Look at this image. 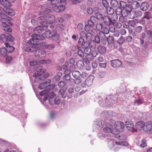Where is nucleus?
<instances>
[{
	"mask_svg": "<svg viewBox=\"0 0 152 152\" xmlns=\"http://www.w3.org/2000/svg\"><path fill=\"white\" fill-rule=\"evenodd\" d=\"M47 29V26H41L36 27L34 30L35 34L32 36V38L28 41V43L34 44L37 40L43 39L44 37L52 38L55 41L59 39V36L56 31H53L51 32L50 30L46 31Z\"/></svg>",
	"mask_w": 152,
	"mask_h": 152,
	"instance_id": "1",
	"label": "nucleus"
},
{
	"mask_svg": "<svg viewBox=\"0 0 152 152\" xmlns=\"http://www.w3.org/2000/svg\"><path fill=\"white\" fill-rule=\"evenodd\" d=\"M0 38L3 42L5 43L8 41L12 42L14 40L13 37L10 34L7 33H6L4 34H1Z\"/></svg>",
	"mask_w": 152,
	"mask_h": 152,
	"instance_id": "2",
	"label": "nucleus"
},
{
	"mask_svg": "<svg viewBox=\"0 0 152 152\" xmlns=\"http://www.w3.org/2000/svg\"><path fill=\"white\" fill-rule=\"evenodd\" d=\"M37 43V41L35 42L34 44H31V45H34V47H28L26 48L25 49V51L28 52H37V50H39V45L36 44Z\"/></svg>",
	"mask_w": 152,
	"mask_h": 152,
	"instance_id": "3",
	"label": "nucleus"
},
{
	"mask_svg": "<svg viewBox=\"0 0 152 152\" xmlns=\"http://www.w3.org/2000/svg\"><path fill=\"white\" fill-rule=\"evenodd\" d=\"M143 131L145 132H152V121H147L145 123Z\"/></svg>",
	"mask_w": 152,
	"mask_h": 152,
	"instance_id": "4",
	"label": "nucleus"
},
{
	"mask_svg": "<svg viewBox=\"0 0 152 152\" xmlns=\"http://www.w3.org/2000/svg\"><path fill=\"white\" fill-rule=\"evenodd\" d=\"M124 123L121 122L117 121L115 124V127L116 130L119 132H122L124 128Z\"/></svg>",
	"mask_w": 152,
	"mask_h": 152,
	"instance_id": "5",
	"label": "nucleus"
},
{
	"mask_svg": "<svg viewBox=\"0 0 152 152\" xmlns=\"http://www.w3.org/2000/svg\"><path fill=\"white\" fill-rule=\"evenodd\" d=\"M105 34L102 33V32L100 31L99 33V35L95 37V40L96 42L99 43H100V41L105 40L106 37Z\"/></svg>",
	"mask_w": 152,
	"mask_h": 152,
	"instance_id": "6",
	"label": "nucleus"
},
{
	"mask_svg": "<svg viewBox=\"0 0 152 152\" xmlns=\"http://www.w3.org/2000/svg\"><path fill=\"white\" fill-rule=\"evenodd\" d=\"M2 18L1 19V21L2 23V24H10V21L12 20V18L5 15L4 16H1Z\"/></svg>",
	"mask_w": 152,
	"mask_h": 152,
	"instance_id": "7",
	"label": "nucleus"
},
{
	"mask_svg": "<svg viewBox=\"0 0 152 152\" xmlns=\"http://www.w3.org/2000/svg\"><path fill=\"white\" fill-rule=\"evenodd\" d=\"M125 123L126 126L128 130L130 131H133L134 130V125L132 121L128 120Z\"/></svg>",
	"mask_w": 152,
	"mask_h": 152,
	"instance_id": "8",
	"label": "nucleus"
},
{
	"mask_svg": "<svg viewBox=\"0 0 152 152\" xmlns=\"http://www.w3.org/2000/svg\"><path fill=\"white\" fill-rule=\"evenodd\" d=\"M111 65L113 67H117L120 66L122 64V62L118 59L111 60Z\"/></svg>",
	"mask_w": 152,
	"mask_h": 152,
	"instance_id": "9",
	"label": "nucleus"
},
{
	"mask_svg": "<svg viewBox=\"0 0 152 152\" xmlns=\"http://www.w3.org/2000/svg\"><path fill=\"white\" fill-rule=\"evenodd\" d=\"M145 122L143 121H140L137 122L135 125V127L137 130H143V128L144 127Z\"/></svg>",
	"mask_w": 152,
	"mask_h": 152,
	"instance_id": "10",
	"label": "nucleus"
},
{
	"mask_svg": "<svg viewBox=\"0 0 152 152\" xmlns=\"http://www.w3.org/2000/svg\"><path fill=\"white\" fill-rule=\"evenodd\" d=\"M106 127L103 129V130L106 132L112 133L113 132V126L110 123H107L105 124Z\"/></svg>",
	"mask_w": 152,
	"mask_h": 152,
	"instance_id": "11",
	"label": "nucleus"
},
{
	"mask_svg": "<svg viewBox=\"0 0 152 152\" xmlns=\"http://www.w3.org/2000/svg\"><path fill=\"white\" fill-rule=\"evenodd\" d=\"M48 61V60H45L39 61H33L30 62V64L31 66L37 65L39 64H44L45 63H47V61Z\"/></svg>",
	"mask_w": 152,
	"mask_h": 152,
	"instance_id": "12",
	"label": "nucleus"
},
{
	"mask_svg": "<svg viewBox=\"0 0 152 152\" xmlns=\"http://www.w3.org/2000/svg\"><path fill=\"white\" fill-rule=\"evenodd\" d=\"M0 3L5 9L12 6V4L9 0H0Z\"/></svg>",
	"mask_w": 152,
	"mask_h": 152,
	"instance_id": "13",
	"label": "nucleus"
},
{
	"mask_svg": "<svg viewBox=\"0 0 152 152\" xmlns=\"http://www.w3.org/2000/svg\"><path fill=\"white\" fill-rule=\"evenodd\" d=\"M51 80L49 79H47L45 82L39 84L38 87L39 88L43 89H45L49 85V84L50 83Z\"/></svg>",
	"mask_w": 152,
	"mask_h": 152,
	"instance_id": "14",
	"label": "nucleus"
},
{
	"mask_svg": "<svg viewBox=\"0 0 152 152\" xmlns=\"http://www.w3.org/2000/svg\"><path fill=\"white\" fill-rule=\"evenodd\" d=\"M94 79L93 76L91 75L88 76L85 80V82L87 86H90L92 84L93 80Z\"/></svg>",
	"mask_w": 152,
	"mask_h": 152,
	"instance_id": "15",
	"label": "nucleus"
},
{
	"mask_svg": "<svg viewBox=\"0 0 152 152\" xmlns=\"http://www.w3.org/2000/svg\"><path fill=\"white\" fill-rule=\"evenodd\" d=\"M4 45L6 47L7 52L12 53L14 51L15 48L13 46L10 45L7 42L4 43Z\"/></svg>",
	"mask_w": 152,
	"mask_h": 152,
	"instance_id": "16",
	"label": "nucleus"
},
{
	"mask_svg": "<svg viewBox=\"0 0 152 152\" xmlns=\"http://www.w3.org/2000/svg\"><path fill=\"white\" fill-rule=\"evenodd\" d=\"M1 28L4 31L8 32H11L12 31L10 26L7 24H2Z\"/></svg>",
	"mask_w": 152,
	"mask_h": 152,
	"instance_id": "17",
	"label": "nucleus"
},
{
	"mask_svg": "<svg viewBox=\"0 0 152 152\" xmlns=\"http://www.w3.org/2000/svg\"><path fill=\"white\" fill-rule=\"evenodd\" d=\"M97 48L99 52L101 54L104 53L106 51V47L102 45H99L97 47Z\"/></svg>",
	"mask_w": 152,
	"mask_h": 152,
	"instance_id": "18",
	"label": "nucleus"
},
{
	"mask_svg": "<svg viewBox=\"0 0 152 152\" xmlns=\"http://www.w3.org/2000/svg\"><path fill=\"white\" fill-rule=\"evenodd\" d=\"M5 12L10 16H13L15 13L14 11L10 7L5 9Z\"/></svg>",
	"mask_w": 152,
	"mask_h": 152,
	"instance_id": "19",
	"label": "nucleus"
},
{
	"mask_svg": "<svg viewBox=\"0 0 152 152\" xmlns=\"http://www.w3.org/2000/svg\"><path fill=\"white\" fill-rule=\"evenodd\" d=\"M103 19L104 23L109 26H110L111 24H113V23H111L110 18L109 17L105 16L103 18Z\"/></svg>",
	"mask_w": 152,
	"mask_h": 152,
	"instance_id": "20",
	"label": "nucleus"
},
{
	"mask_svg": "<svg viewBox=\"0 0 152 152\" xmlns=\"http://www.w3.org/2000/svg\"><path fill=\"white\" fill-rule=\"evenodd\" d=\"M149 7L148 3L146 2L142 3L140 7L141 9L143 11H145L147 10Z\"/></svg>",
	"mask_w": 152,
	"mask_h": 152,
	"instance_id": "21",
	"label": "nucleus"
},
{
	"mask_svg": "<svg viewBox=\"0 0 152 152\" xmlns=\"http://www.w3.org/2000/svg\"><path fill=\"white\" fill-rule=\"evenodd\" d=\"M77 67L80 69H82L84 67L83 61L82 60H79L77 63Z\"/></svg>",
	"mask_w": 152,
	"mask_h": 152,
	"instance_id": "22",
	"label": "nucleus"
},
{
	"mask_svg": "<svg viewBox=\"0 0 152 152\" xmlns=\"http://www.w3.org/2000/svg\"><path fill=\"white\" fill-rule=\"evenodd\" d=\"M73 77L75 78H78L80 76L81 74L80 72L78 71H75L72 73Z\"/></svg>",
	"mask_w": 152,
	"mask_h": 152,
	"instance_id": "23",
	"label": "nucleus"
},
{
	"mask_svg": "<svg viewBox=\"0 0 152 152\" xmlns=\"http://www.w3.org/2000/svg\"><path fill=\"white\" fill-rule=\"evenodd\" d=\"M131 6L133 9H136L139 7L140 5L138 2L134 1L132 3Z\"/></svg>",
	"mask_w": 152,
	"mask_h": 152,
	"instance_id": "24",
	"label": "nucleus"
},
{
	"mask_svg": "<svg viewBox=\"0 0 152 152\" xmlns=\"http://www.w3.org/2000/svg\"><path fill=\"white\" fill-rule=\"evenodd\" d=\"M91 55H87L85 57L83 58V61L86 64H88L90 63V61L91 58H90Z\"/></svg>",
	"mask_w": 152,
	"mask_h": 152,
	"instance_id": "25",
	"label": "nucleus"
},
{
	"mask_svg": "<svg viewBox=\"0 0 152 152\" xmlns=\"http://www.w3.org/2000/svg\"><path fill=\"white\" fill-rule=\"evenodd\" d=\"M65 9V7L63 5H59L56 8V10L57 12H60L63 11Z\"/></svg>",
	"mask_w": 152,
	"mask_h": 152,
	"instance_id": "26",
	"label": "nucleus"
},
{
	"mask_svg": "<svg viewBox=\"0 0 152 152\" xmlns=\"http://www.w3.org/2000/svg\"><path fill=\"white\" fill-rule=\"evenodd\" d=\"M59 94L61 95L63 98H65L66 96V90L63 89H60L59 92Z\"/></svg>",
	"mask_w": 152,
	"mask_h": 152,
	"instance_id": "27",
	"label": "nucleus"
},
{
	"mask_svg": "<svg viewBox=\"0 0 152 152\" xmlns=\"http://www.w3.org/2000/svg\"><path fill=\"white\" fill-rule=\"evenodd\" d=\"M107 40L109 44H113L114 42V39L113 36H109L107 38Z\"/></svg>",
	"mask_w": 152,
	"mask_h": 152,
	"instance_id": "28",
	"label": "nucleus"
},
{
	"mask_svg": "<svg viewBox=\"0 0 152 152\" xmlns=\"http://www.w3.org/2000/svg\"><path fill=\"white\" fill-rule=\"evenodd\" d=\"M106 8L107 9V12L108 14L112 15L114 13V10L113 8L110 7H108V6Z\"/></svg>",
	"mask_w": 152,
	"mask_h": 152,
	"instance_id": "29",
	"label": "nucleus"
},
{
	"mask_svg": "<svg viewBox=\"0 0 152 152\" xmlns=\"http://www.w3.org/2000/svg\"><path fill=\"white\" fill-rule=\"evenodd\" d=\"M110 4L113 7H115L118 5V3L116 0H111Z\"/></svg>",
	"mask_w": 152,
	"mask_h": 152,
	"instance_id": "30",
	"label": "nucleus"
},
{
	"mask_svg": "<svg viewBox=\"0 0 152 152\" xmlns=\"http://www.w3.org/2000/svg\"><path fill=\"white\" fill-rule=\"evenodd\" d=\"M130 13V11H127L126 9H123L121 15L124 17H126L129 13Z\"/></svg>",
	"mask_w": 152,
	"mask_h": 152,
	"instance_id": "31",
	"label": "nucleus"
},
{
	"mask_svg": "<svg viewBox=\"0 0 152 152\" xmlns=\"http://www.w3.org/2000/svg\"><path fill=\"white\" fill-rule=\"evenodd\" d=\"M91 52V49L90 48V46L85 48L84 50V52L87 55H91L90 53Z\"/></svg>",
	"mask_w": 152,
	"mask_h": 152,
	"instance_id": "32",
	"label": "nucleus"
},
{
	"mask_svg": "<svg viewBox=\"0 0 152 152\" xmlns=\"http://www.w3.org/2000/svg\"><path fill=\"white\" fill-rule=\"evenodd\" d=\"M77 47L78 48L77 53L78 55L81 57H83L84 55V52L82 50L79 49L80 48L79 47L77 46Z\"/></svg>",
	"mask_w": 152,
	"mask_h": 152,
	"instance_id": "33",
	"label": "nucleus"
},
{
	"mask_svg": "<svg viewBox=\"0 0 152 152\" xmlns=\"http://www.w3.org/2000/svg\"><path fill=\"white\" fill-rule=\"evenodd\" d=\"M134 18H137L140 17L142 15V13L140 11H135L134 13Z\"/></svg>",
	"mask_w": 152,
	"mask_h": 152,
	"instance_id": "34",
	"label": "nucleus"
},
{
	"mask_svg": "<svg viewBox=\"0 0 152 152\" xmlns=\"http://www.w3.org/2000/svg\"><path fill=\"white\" fill-rule=\"evenodd\" d=\"M118 19L117 16L116 15H111L110 18L111 21V23H113V24H114V22L117 21Z\"/></svg>",
	"mask_w": 152,
	"mask_h": 152,
	"instance_id": "35",
	"label": "nucleus"
},
{
	"mask_svg": "<svg viewBox=\"0 0 152 152\" xmlns=\"http://www.w3.org/2000/svg\"><path fill=\"white\" fill-rule=\"evenodd\" d=\"M62 74L61 72H58L57 75L54 77V79L56 81H59L61 78V76L62 75Z\"/></svg>",
	"mask_w": 152,
	"mask_h": 152,
	"instance_id": "36",
	"label": "nucleus"
},
{
	"mask_svg": "<svg viewBox=\"0 0 152 152\" xmlns=\"http://www.w3.org/2000/svg\"><path fill=\"white\" fill-rule=\"evenodd\" d=\"M125 41V39H124L123 37H121L117 41V43L120 45L122 44Z\"/></svg>",
	"mask_w": 152,
	"mask_h": 152,
	"instance_id": "37",
	"label": "nucleus"
},
{
	"mask_svg": "<svg viewBox=\"0 0 152 152\" xmlns=\"http://www.w3.org/2000/svg\"><path fill=\"white\" fill-rule=\"evenodd\" d=\"M123 10L121 7H118L115 10V12L117 15H121Z\"/></svg>",
	"mask_w": 152,
	"mask_h": 152,
	"instance_id": "38",
	"label": "nucleus"
},
{
	"mask_svg": "<svg viewBox=\"0 0 152 152\" xmlns=\"http://www.w3.org/2000/svg\"><path fill=\"white\" fill-rule=\"evenodd\" d=\"M86 39L88 41L91 40L92 39V35L90 33H87L86 35Z\"/></svg>",
	"mask_w": 152,
	"mask_h": 152,
	"instance_id": "39",
	"label": "nucleus"
},
{
	"mask_svg": "<svg viewBox=\"0 0 152 152\" xmlns=\"http://www.w3.org/2000/svg\"><path fill=\"white\" fill-rule=\"evenodd\" d=\"M141 143L140 145V146L143 148H144L147 146V144L146 143V141L144 139L142 140L141 141Z\"/></svg>",
	"mask_w": 152,
	"mask_h": 152,
	"instance_id": "40",
	"label": "nucleus"
},
{
	"mask_svg": "<svg viewBox=\"0 0 152 152\" xmlns=\"http://www.w3.org/2000/svg\"><path fill=\"white\" fill-rule=\"evenodd\" d=\"M0 52L1 54L3 56H4L6 55L7 51L6 48H1Z\"/></svg>",
	"mask_w": 152,
	"mask_h": 152,
	"instance_id": "41",
	"label": "nucleus"
},
{
	"mask_svg": "<svg viewBox=\"0 0 152 152\" xmlns=\"http://www.w3.org/2000/svg\"><path fill=\"white\" fill-rule=\"evenodd\" d=\"M109 31H110L112 32H114L115 31V29L114 26V24H111L109 26Z\"/></svg>",
	"mask_w": 152,
	"mask_h": 152,
	"instance_id": "42",
	"label": "nucleus"
},
{
	"mask_svg": "<svg viewBox=\"0 0 152 152\" xmlns=\"http://www.w3.org/2000/svg\"><path fill=\"white\" fill-rule=\"evenodd\" d=\"M55 85L54 84H52L51 85L49 84V85L47 86V88L46 89L47 91L48 92L50 90L55 88Z\"/></svg>",
	"mask_w": 152,
	"mask_h": 152,
	"instance_id": "43",
	"label": "nucleus"
},
{
	"mask_svg": "<svg viewBox=\"0 0 152 152\" xmlns=\"http://www.w3.org/2000/svg\"><path fill=\"white\" fill-rule=\"evenodd\" d=\"M49 1H50L51 3V4L52 5V6L53 7H57V0H48Z\"/></svg>",
	"mask_w": 152,
	"mask_h": 152,
	"instance_id": "44",
	"label": "nucleus"
},
{
	"mask_svg": "<svg viewBox=\"0 0 152 152\" xmlns=\"http://www.w3.org/2000/svg\"><path fill=\"white\" fill-rule=\"evenodd\" d=\"M89 43L88 42H84L81 45V47L83 48H86L89 47Z\"/></svg>",
	"mask_w": 152,
	"mask_h": 152,
	"instance_id": "45",
	"label": "nucleus"
},
{
	"mask_svg": "<svg viewBox=\"0 0 152 152\" xmlns=\"http://www.w3.org/2000/svg\"><path fill=\"white\" fill-rule=\"evenodd\" d=\"M115 143L117 145L124 146H126L128 145V143L125 141L122 142H115Z\"/></svg>",
	"mask_w": 152,
	"mask_h": 152,
	"instance_id": "46",
	"label": "nucleus"
},
{
	"mask_svg": "<svg viewBox=\"0 0 152 152\" xmlns=\"http://www.w3.org/2000/svg\"><path fill=\"white\" fill-rule=\"evenodd\" d=\"M101 32H102L103 33L105 34H107L109 33V28H104L102 29V30L101 31Z\"/></svg>",
	"mask_w": 152,
	"mask_h": 152,
	"instance_id": "47",
	"label": "nucleus"
},
{
	"mask_svg": "<svg viewBox=\"0 0 152 152\" xmlns=\"http://www.w3.org/2000/svg\"><path fill=\"white\" fill-rule=\"evenodd\" d=\"M66 84V83L64 81H61L58 83V86L60 88H63Z\"/></svg>",
	"mask_w": 152,
	"mask_h": 152,
	"instance_id": "48",
	"label": "nucleus"
},
{
	"mask_svg": "<svg viewBox=\"0 0 152 152\" xmlns=\"http://www.w3.org/2000/svg\"><path fill=\"white\" fill-rule=\"evenodd\" d=\"M120 5L123 8H125L127 7V4L124 1H121L120 2Z\"/></svg>",
	"mask_w": 152,
	"mask_h": 152,
	"instance_id": "49",
	"label": "nucleus"
},
{
	"mask_svg": "<svg viewBox=\"0 0 152 152\" xmlns=\"http://www.w3.org/2000/svg\"><path fill=\"white\" fill-rule=\"evenodd\" d=\"M95 15L96 16V19L97 20L103 19V17L102 15L99 12L96 13Z\"/></svg>",
	"mask_w": 152,
	"mask_h": 152,
	"instance_id": "50",
	"label": "nucleus"
},
{
	"mask_svg": "<svg viewBox=\"0 0 152 152\" xmlns=\"http://www.w3.org/2000/svg\"><path fill=\"white\" fill-rule=\"evenodd\" d=\"M88 25L91 28H93L94 27V23L91 21L90 20L88 21Z\"/></svg>",
	"mask_w": 152,
	"mask_h": 152,
	"instance_id": "51",
	"label": "nucleus"
},
{
	"mask_svg": "<svg viewBox=\"0 0 152 152\" xmlns=\"http://www.w3.org/2000/svg\"><path fill=\"white\" fill-rule=\"evenodd\" d=\"M42 75L40 73V71L39 70L35 72L33 75V76L35 77H37Z\"/></svg>",
	"mask_w": 152,
	"mask_h": 152,
	"instance_id": "52",
	"label": "nucleus"
},
{
	"mask_svg": "<svg viewBox=\"0 0 152 152\" xmlns=\"http://www.w3.org/2000/svg\"><path fill=\"white\" fill-rule=\"evenodd\" d=\"M5 12V9L4 10L2 7H0V14L1 17L6 15Z\"/></svg>",
	"mask_w": 152,
	"mask_h": 152,
	"instance_id": "53",
	"label": "nucleus"
},
{
	"mask_svg": "<svg viewBox=\"0 0 152 152\" xmlns=\"http://www.w3.org/2000/svg\"><path fill=\"white\" fill-rule=\"evenodd\" d=\"M142 30V28L141 26H138L136 27L135 31L137 33H140L141 31Z\"/></svg>",
	"mask_w": 152,
	"mask_h": 152,
	"instance_id": "54",
	"label": "nucleus"
},
{
	"mask_svg": "<svg viewBox=\"0 0 152 152\" xmlns=\"http://www.w3.org/2000/svg\"><path fill=\"white\" fill-rule=\"evenodd\" d=\"M96 29L98 30L99 31H102L103 28L102 25L100 24H97L96 25Z\"/></svg>",
	"mask_w": 152,
	"mask_h": 152,
	"instance_id": "55",
	"label": "nucleus"
},
{
	"mask_svg": "<svg viewBox=\"0 0 152 152\" xmlns=\"http://www.w3.org/2000/svg\"><path fill=\"white\" fill-rule=\"evenodd\" d=\"M151 17V13L149 12H145L144 18L147 19H150Z\"/></svg>",
	"mask_w": 152,
	"mask_h": 152,
	"instance_id": "56",
	"label": "nucleus"
},
{
	"mask_svg": "<svg viewBox=\"0 0 152 152\" xmlns=\"http://www.w3.org/2000/svg\"><path fill=\"white\" fill-rule=\"evenodd\" d=\"M63 79L65 80H69L70 79V75H65L63 77Z\"/></svg>",
	"mask_w": 152,
	"mask_h": 152,
	"instance_id": "57",
	"label": "nucleus"
},
{
	"mask_svg": "<svg viewBox=\"0 0 152 152\" xmlns=\"http://www.w3.org/2000/svg\"><path fill=\"white\" fill-rule=\"evenodd\" d=\"M83 0H70V1L72 4H75L80 2Z\"/></svg>",
	"mask_w": 152,
	"mask_h": 152,
	"instance_id": "58",
	"label": "nucleus"
},
{
	"mask_svg": "<svg viewBox=\"0 0 152 152\" xmlns=\"http://www.w3.org/2000/svg\"><path fill=\"white\" fill-rule=\"evenodd\" d=\"M55 45L54 44L48 45H46V48L50 50H52L55 47Z\"/></svg>",
	"mask_w": 152,
	"mask_h": 152,
	"instance_id": "59",
	"label": "nucleus"
},
{
	"mask_svg": "<svg viewBox=\"0 0 152 152\" xmlns=\"http://www.w3.org/2000/svg\"><path fill=\"white\" fill-rule=\"evenodd\" d=\"M84 42V41L83 39L81 37H80L78 42V45H81Z\"/></svg>",
	"mask_w": 152,
	"mask_h": 152,
	"instance_id": "60",
	"label": "nucleus"
},
{
	"mask_svg": "<svg viewBox=\"0 0 152 152\" xmlns=\"http://www.w3.org/2000/svg\"><path fill=\"white\" fill-rule=\"evenodd\" d=\"M91 28L87 24H86L85 26V30L86 32H88L91 30Z\"/></svg>",
	"mask_w": 152,
	"mask_h": 152,
	"instance_id": "61",
	"label": "nucleus"
},
{
	"mask_svg": "<svg viewBox=\"0 0 152 152\" xmlns=\"http://www.w3.org/2000/svg\"><path fill=\"white\" fill-rule=\"evenodd\" d=\"M83 25L82 24L79 23L77 26V28L79 31H81L83 28Z\"/></svg>",
	"mask_w": 152,
	"mask_h": 152,
	"instance_id": "62",
	"label": "nucleus"
},
{
	"mask_svg": "<svg viewBox=\"0 0 152 152\" xmlns=\"http://www.w3.org/2000/svg\"><path fill=\"white\" fill-rule=\"evenodd\" d=\"M11 56H7L6 57V62L7 63H9L12 59Z\"/></svg>",
	"mask_w": 152,
	"mask_h": 152,
	"instance_id": "63",
	"label": "nucleus"
},
{
	"mask_svg": "<svg viewBox=\"0 0 152 152\" xmlns=\"http://www.w3.org/2000/svg\"><path fill=\"white\" fill-rule=\"evenodd\" d=\"M90 20L94 23L97 20V19H96V17L94 16H92L90 17Z\"/></svg>",
	"mask_w": 152,
	"mask_h": 152,
	"instance_id": "64",
	"label": "nucleus"
}]
</instances>
